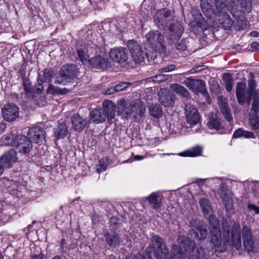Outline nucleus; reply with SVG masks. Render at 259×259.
I'll return each mask as SVG.
<instances>
[{"label":"nucleus","instance_id":"obj_1","mask_svg":"<svg viewBox=\"0 0 259 259\" xmlns=\"http://www.w3.org/2000/svg\"><path fill=\"white\" fill-rule=\"evenodd\" d=\"M210 230V242L214 247L219 248L222 244H232L239 250L241 247V226L238 223H234L232 229L231 237L228 230L224 231L222 235L221 227L218 220L213 215L209 217Z\"/></svg>","mask_w":259,"mask_h":259},{"label":"nucleus","instance_id":"obj_2","mask_svg":"<svg viewBox=\"0 0 259 259\" xmlns=\"http://www.w3.org/2000/svg\"><path fill=\"white\" fill-rule=\"evenodd\" d=\"M103 108L95 109L91 113L90 120L96 123L103 122L107 119L108 123H113L115 117L116 106L111 101H104L102 103Z\"/></svg>","mask_w":259,"mask_h":259},{"label":"nucleus","instance_id":"obj_3","mask_svg":"<svg viewBox=\"0 0 259 259\" xmlns=\"http://www.w3.org/2000/svg\"><path fill=\"white\" fill-rule=\"evenodd\" d=\"M146 251L149 254L153 253L157 259H168L169 249L163 239L157 235H152Z\"/></svg>","mask_w":259,"mask_h":259},{"label":"nucleus","instance_id":"obj_4","mask_svg":"<svg viewBox=\"0 0 259 259\" xmlns=\"http://www.w3.org/2000/svg\"><path fill=\"white\" fill-rule=\"evenodd\" d=\"M146 41L150 45L153 52L159 54L165 53L166 51L165 41L163 35L158 30H151L145 35Z\"/></svg>","mask_w":259,"mask_h":259},{"label":"nucleus","instance_id":"obj_5","mask_svg":"<svg viewBox=\"0 0 259 259\" xmlns=\"http://www.w3.org/2000/svg\"><path fill=\"white\" fill-rule=\"evenodd\" d=\"M79 71L75 65L68 64L62 67L57 76L55 83L67 85L78 77Z\"/></svg>","mask_w":259,"mask_h":259},{"label":"nucleus","instance_id":"obj_6","mask_svg":"<svg viewBox=\"0 0 259 259\" xmlns=\"http://www.w3.org/2000/svg\"><path fill=\"white\" fill-rule=\"evenodd\" d=\"M126 45L131 53L132 58L136 63H140L143 62L145 57L148 59L156 57V55L153 52H144L140 45L133 39L128 40Z\"/></svg>","mask_w":259,"mask_h":259},{"label":"nucleus","instance_id":"obj_7","mask_svg":"<svg viewBox=\"0 0 259 259\" xmlns=\"http://www.w3.org/2000/svg\"><path fill=\"white\" fill-rule=\"evenodd\" d=\"M178 243L183 246L185 252L190 251L189 254L192 259H199L202 255V248L199 249L198 247L192 246V249L191 250L192 242L187 237L184 235H180L178 238Z\"/></svg>","mask_w":259,"mask_h":259},{"label":"nucleus","instance_id":"obj_8","mask_svg":"<svg viewBox=\"0 0 259 259\" xmlns=\"http://www.w3.org/2000/svg\"><path fill=\"white\" fill-rule=\"evenodd\" d=\"M172 20L173 15L171 11L165 8L157 11L154 16V21L158 26H166Z\"/></svg>","mask_w":259,"mask_h":259},{"label":"nucleus","instance_id":"obj_9","mask_svg":"<svg viewBox=\"0 0 259 259\" xmlns=\"http://www.w3.org/2000/svg\"><path fill=\"white\" fill-rule=\"evenodd\" d=\"M2 111L4 118L8 121H14L19 116V108L14 103L6 104Z\"/></svg>","mask_w":259,"mask_h":259},{"label":"nucleus","instance_id":"obj_10","mask_svg":"<svg viewBox=\"0 0 259 259\" xmlns=\"http://www.w3.org/2000/svg\"><path fill=\"white\" fill-rule=\"evenodd\" d=\"M242 235L243 245L247 252L253 250L254 242L251 229L247 226H244L241 228V234Z\"/></svg>","mask_w":259,"mask_h":259},{"label":"nucleus","instance_id":"obj_11","mask_svg":"<svg viewBox=\"0 0 259 259\" xmlns=\"http://www.w3.org/2000/svg\"><path fill=\"white\" fill-rule=\"evenodd\" d=\"M19 137L15 146L16 149L20 153L28 154L33 148L31 141L25 136L19 135Z\"/></svg>","mask_w":259,"mask_h":259},{"label":"nucleus","instance_id":"obj_12","mask_svg":"<svg viewBox=\"0 0 259 259\" xmlns=\"http://www.w3.org/2000/svg\"><path fill=\"white\" fill-rule=\"evenodd\" d=\"M185 116L187 122L191 125H196L200 121L198 110L191 104H187L185 106Z\"/></svg>","mask_w":259,"mask_h":259},{"label":"nucleus","instance_id":"obj_13","mask_svg":"<svg viewBox=\"0 0 259 259\" xmlns=\"http://www.w3.org/2000/svg\"><path fill=\"white\" fill-rule=\"evenodd\" d=\"M111 59L117 63L125 62L128 58V53L125 49L120 47L111 49L109 53Z\"/></svg>","mask_w":259,"mask_h":259},{"label":"nucleus","instance_id":"obj_14","mask_svg":"<svg viewBox=\"0 0 259 259\" xmlns=\"http://www.w3.org/2000/svg\"><path fill=\"white\" fill-rule=\"evenodd\" d=\"M28 139L35 143H41L45 139V132L40 127H32L29 129L27 133Z\"/></svg>","mask_w":259,"mask_h":259},{"label":"nucleus","instance_id":"obj_15","mask_svg":"<svg viewBox=\"0 0 259 259\" xmlns=\"http://www.w3.org/2000/svg\"><path fill=\"white\" fill-rule=\"evenodd\" d=\"M88 62L91 66L96 68L104 69L109 66V62L104 54L90 58Z\"/></svg>","mask_w":259,"mask_h":259},{"label":"nucleus","instance_id":"obj_16","mask_svg":"<svg viewBox=\"0 0 259 259\" xmlns=\"http://www.w3.org/2000/svg\"><path fill=\"white\" fill-rule=\"evenodd\" d=\"M168 30L170 32L169 38L174 41L181 37L184 29L182 24L177 20L169 25Z\"/></svg>","mask_w":259,"mask_h":259},{"label":"nucleus","instance_id":"obj_17","mask_svg":"<svg viewBox=\"0 0 259 259\" xmlns=\"http://www.w3.org/2000/svg\"><path fill=\"white\" fill-rule=\"evenodd\" d=\"M72 127L76 132L81 131L89 123L86 117L81 116L78 113L74 114L71 117Z\"/></svg>","mask_w":259,"mask_h":259},{"label":"nucleus","instance_id":"obj_18","mask_svg":"<svg viewBox=\"0 0 259 259\" xmlns=\"http://www.w3.org/2000/svg\"><path fill=\"white\" fill-rule=\"evenodd\" d=\"M17 160L16 152L14 149H11L6 152L0 158V162L2 163L6 168H10Z\"/></svg>","mask_w":259,"mask_h":259},{"label":"nucleus","instance_id":"obj_19","mask_svg":"<svg viewBox=\"0 0 259 259\" xmlns=\"http://www.w3.org/2000/svg\"><path fill=\"white\" fill-rule=\"evenodd\" d=\"M133 111L132 104L124 100H120L118 105V114L123 117H127Z\"/></svg>","mask_w":259,"mask_h":259},{"label":"nucleus","instance_id":"obj_20","mask_svg":"<svg viewBox=\"0 0 259 259\" xmlns=\"http://www.w3.org/2000/svg\"><path fill=\"white\" fill-rule=\"evenodd\" d=\"M159 100L165 107L171 106L174 103V99L171 93L167 90H163L158 93Z\"/></svg>","mask_w":259,"mask_h":259},{"label":"nucleus","instance_id":"obj_21","mask_svg":"<svg viewBox=\"0 0 259 259\" xmlns=\"http://www.w3.org/2000/svg\"><path fill=\"white\" fill-rule=\"evenodd\" d=\"M193 234L198 240H202L206 238L207 236V229L206 225L199 222L195 229L192 230Z\"/></svg>","mask_w":259,"mask_h":259},{"label":"nucleus","instance_id":"obj_22","mask_svg":"<svg viewBox=\"0 0 259 259\" xmlns=\"http://www.w3.org/2000/svg\"><path fill=\"white\" fill-rule=\"evenodd\" d=\"M229 8L223 0H215V9H213L214 15L222 17L228 14Z\"/></svg>","mask_w":259,"mask_h":259},{"label":"nucleus","instance_id":"obj_23","mask_svg":"<svg viewBox=\"0 0 259 259\" xmlns=\"http://www.w3.org/2000/svg\"><path fill=\"white\" fill-rule=\"evenodd\" d=\"M220 196L225 204L226 210L228 212H231L233 210V200L231 194L224 191L222 187L221 188Z\"/></svg>","mask_w":259,"mask_h":259},{"label":"nucleus","instance_id":"obj_24","mask_svg":"<svg viewBox=\"0 0 259 259\" xmlns=\"http://www.w3.org/2000/svg\"><path fill=\"white\" fill-rule=\"evenodd\" d=\"M19 135H16L14 134L10 133L4 135L1 139L2 144L5 145H10L15 147L18 140Z\"/></svg>","mask_w":259,"mask_h":259},{"label":"nucleus","instance_id":"obj_25","mask_svg":"<svg viewBox=\"0 0 259 259\" xmlns=\"http://www.w3.org/2000/svg\"><path fill=\"white\" fill-rule=\"evenodd\" d=\"M207 126L210 129H214L215 130H219L223 127L221 119L215 114H211L207 122Z\"/></svg>","mask_w":259,"mask_h":259},{"label":"nucleus","instance_id":"obj_26","mask_svg":"<svg viewBox=\"0 0 259 259\" xmlns=\"http://www.w3.org/2000/svg\"><path fill=\"white\" fill-rule=\"evenodd\" d=\"M200 6L204 15L209 19L212 18L214 15V11L212 9V6L207 0H201Z\"/></svg>","mask_w":259,"mask_h":259},{"label":"nucleus","instance_id":"obj_27","mask_svg":"<svg viewBox=\"0 0 259 259\" xmlns=\"http://www.w3.org/2000/svg\"><path fill=\"white\" fill-rule=\"evenodd\" d=\"M105 237L107 243L111 247H116L120 242L118 234L115 232L107 233Z\"/></svg>","mask_w":259,"mask_h":259},{"label":"nucleus","instance_id":"obj_28","mask_svg":"<svg viewBox=\"0 0 259 259\" xmlns=\"http://www.w3.org/2000/svg\"><path fill=\"white\" fill-rule=\"evenodd\" d=\"M219 104L222 113L224 115L225 118L228 121H231L232 119L231 114V111L229 105L227 103L223 100L222 98H219Z\"/></svg>","mask_w":259,"mask_h":259},{"label":"nucleus","instance_id":"obj_29","mask_svg":"<svg viewBox=\"0 0 259 259\" xmlns=\"http://www.w3.org/2000/svg\"><path fill=\"white\" fill-rule=\"evenodd\" d=\"M180 244V247L177 245H174L171 248V256L170 259H186L185 255L183 252V246Z\"/></svg>","mask_w":259,"mask_h":259},{"label":"nucleus","instance_id":"obj_30","mask_svg":"<svg viewBox=\"0 0 259 259\" xmlns=\"http://www.w3.org/2000/svg\"><path fill=\"white\" fill-rule=\"evenodd\" d=\"M170 90L181 95L182 96L186 98L189 97L190 94L188 91L183 86L178 83H173L170 85Z\"/></svg>","mask_w":259,"mask_h":259},{"label":"nucleus","instance_id":"obj_31","mask_svg":"<svg viewBox=\"0 0 259 259\" xmlns=\"http://www.w3.org/2000/svg\"><path fill=\"white\" fill-rule=\"evenodd\" d=\"M150 114L154 118H160L163 115V110L159 104H151L149 106Z\"/></svg>","mask_w":259,"mask_h":259},{"label":"nucleus","instance_id":"obj_32","mask_svg":"<svg viewBox=\"0 0 259 259\" xmlns=\"http://www.w3.org/2000/svg\"><path fill=\"white\" fill-rule=\"evenodd\" d=\"M67 133L68 127L64 122L60 123L55 131V134L57 139L64 138L67 136Z\"/></svg>","mask_w":259,"mask_h":259},{"label":"nucleus","instance_id":"obj_33","mask_svg":"<svg viewBox=\"0 0 259 259\" xmlns=\"http://www.w3.org/2000/svg\"><path fill=\"white\" fill-rule=\"evenodd\" d=\"M205 85V83L203 80L196 79L193 88H192V91L197 94L201 93L203 95H205L207 92Z\"/></svg>","mask_w":259,"mask_h":259},{"label":"nucleus","instance_id":"obj_34","mask_svg":"<svg viewBox=\"0 0 259 259\" xmlns=\"http://www.w3.org/2000/svg\"><path fill=\"white\" fill-rule=\"evenodd\" d=\"M237 8L239 7L242 11L249 13L252 9V0H236Z\"/></svg>","mask_w":259,"mask_h":259},{"label":"nucleus","instance_id":"obj_35","mask_svg":"<svg viewBox=\"0 0 259 259\" xmlns=\"http://www.w3.org/2000/svg\"><path fill=\"white\" fill-rule=\"evenodd\" d=\"M249 123L252 130H259V118L255 112L249 113Z\"/></svg>","mask_w":259,"mask_h":259},{"label":"nucleus","instance_id":"obj_36","mask_svg":"<svg viewBox=\"0 0 259 259\" xmlns=\"http://www.w3.org/2000/svg\"><path fill=\"white\" fill-rule=\"evenodd\" d=\"M147 199L148 200L149 203L155 209L160 207L161 205L160 199L159 198V196L156 193H152L149 196L147 197Z\"/></svg>","mask_w":259,"mask_h":259},{"label":"nucleus","instance_id":"obj_37","mask_svg":"<svg viewBox=\"0 0 259 259\" xmlns=\"http://www.w3.org/2000/svg\"><path fill=\"white\" fill-rule=\"evenodd\" d=\"M222 19H219L220 23L222 27L225 29L229 30L233 26V21L231 20L230 16L228 14H226L221 17Z\"/></svg>","mask_w":259,"mask_h":259},{"label":"nucleus","instance_id":"obj_38","mask_svg":"<svg viewBox=\"0 0 259 259\" xmlns=\"http://www.w3.org/2000/svg\"><path fill=\"white\" fill-rule=\"evenodd\" d=\"M199 204L204 215H207L211 208L208 200L205 198H201L199 200Z\"/></svg>","mask_w":259,"mask_h":259},{"label":"nucleus","instance_id":"obj_39","mask_svg":"<svg viewBox=\"0 0 259 259\" xmlns=\"http://www.w3.org/2000/svg\"><path fill=\"white\" fill-rule=\"evenodd\" d=\"M202 149L201 147L197 146L184 152L181 153L180 154L183 156L196 157L200 155Z\"/></svg>","mask_w":259,"mask_h":259},{"label":"nucleus","instance_id":"obj_40","mask_svg":"<svg viewBox=\"0 0 259 259\" xmlns=\"http://www.w3.org/2000/svg\"><path fill=\"white\" fill-rule=\"evenodd\" d=\"M240 96L242 100H240V98H237V100L240 104L243 105L246 102L249 103L251 99L253 98L254 94L248 90L247 92L244 91Z\"/></svg>","mask_w":259,"mask_h":259},{"label":"nucleus","instance_id":"obj_41","mask_svg":"<svg viewBox=\"0 0 259 259\" xmlns=\"http://www.w3.org/2000/svg\"><path fill=\"white\" fill-rule=\"evenodd\" d=\"M67 91L68 90L66 88L62 89L61 88H56L52 84H50L47 89L48 93L51 94L52 95L65 94L67 93Z\"/></svg>","mask_w":259,"mask_h":259},{"label":"nucleus","instance_id":"obj_42","mask_svg":"<svg viewBox=\"0 0 259 259\" xmlns=\"http://www.w3.org/2000/svg\"><path fill=\"white\" fill-rule=\"evenodd\" d=\"M223 79L224 81L226 89L228 92H230L233 87V80L230 73L224 74Z\"/></svg>","mask_w":259,"mask_h":259},{"label":"nucleus","instance_id":"obj_43","mask_svg":"<svg viewBox=\"0 0 259 259\" xmlns=\"http://www.w3.org/2000/svg\"><path fill=\"white\" fill-rule=\"evenodd\" d=\"M259 113V93H257L253 98V102L250 112Z\"/></svg>","mask_w":259,"mask_h":259},{"label":"nucleus","instance_id":"obj_44","mask_svg":"<svg viewBox=\"0 0 259 259\" xmlns=\"http://www.w3.org/2000/svg\"><path fill=\"white\" fill-rule=\"evenodd\" d=\"M182 128V123L179 120L172 121L171 123H170L169 129L172 133L175 134L180 132Z\"/></svg>","mask_w":259,"mask_h":259},{"label":"nucleus","instance_id":"obj_45","mask_svg":"<svg viewBox=\"0 0 259 259\" xmlns=\"http://www.w3.org/2000/svg\"><path fill=\"white\" fill-rule=\"evenodd\" d=\"M107 165V158H102L99 161V164L97 165V171L99 174L105 171Z\"/></svg>","mask_w":259,"mask_h":259},{"label":"nucleus","instance_id":"obj_46","mask_svg":"<svg viewBox=\"0 0 259 259\" xmlns=\"http://www.w3.org/2000/svg\"><path fill=\"white\" fill-rule=\"evenodd\" d=\"M198 17H199V20H196L197 24L202 30H206L208 28L209 25L208 23L205 21V19L202 17L201 14L198 15Z\"/></svg>","mask_w":259,"mask_h":259},{"label":"nucleus","instance_id":"obj_47","mask_svg":"<svg viewBox=\"0 0 259 259\" xmlns=\"http://www.w3.org/2000/svg\"><path fill=\"white\" fill-rule=\"evenodd\" d=\"M246 88V83L244 82H238L236 87V97L237 98H240V100H242L240 97V95L243 94L245 91Z\"/></svg>","mask_w":259,"mask_h":259},{"label":"nucleus","instance_id":"obj_48","mask_svg":"<svg viewBox=\"0 0 259 259\" xmlns=\"http://www.w3.org/2000/svg\"><path fill=\"white\" fill-rule=\"evenodd\" d=\"M248 91H250V92H252L254 94V96H255L256 94L257 93H259V90H256V82L253 79H249L248 81Z\"/></svg>","mask_w":259,"mask_h":259},{"label":"nucleus","instance_id":"obj_49","mask_svg":"<svg viewBox=\"0 0 259 259\" xmlns=\"http://www.w3.org/2000/svg\"><path fill=\"white\" fill-rule=\"evenodd\" d=\"M77 52L79 58L83 64L84 62L88 61L89 59V55L84 50H82L81 49H77Z\"/></svg>","mask_w":259,"mask_h":259},{"label":"nucleus","instance_id":"obj_50","mask_svg":"<svg viewBox=\"0 0 259 259\" xmlns=\"http://www.w3.org/2000/svg\"><path fill=\"white\" fill-rule=\"evenodd\" d=\"M196 80L191 77H188L183 81V83L192 91V88H193Z\"/></svg>","mask_w":259,"mask_h":259},{"label":"nucleus","instance_id":"obj_51","mask_svg":"<svg viewBox=\"0 0 259 259\" xmlns=\"http://www.w3.org/2000/svg\"><path fill=\"white\" fill-rule=\"evenodd\" d=\"M153 81L157 83H159L165 81L168 79V75L162 74H159L153 76Z\"/></svg>","mask_w":259,"mask_h":259},{"label":"nucleus","instance_id":"obj_52","mask_svg":"<svg viewBox=\"0 0 259 259\" xmlns=\"http://www.w3.org/2000/svg\"><path fill=\"white\" fill-rule=\"evenodd\" d=\"M54 72L51 71H46L43 73L42 79L44 82H50L52 80Z\"/></svg>","mask_w":259,"mask_h":259},{"label":"nucleus","instance_id":"obj_53","mask_svg":"<svg viewBox=\"0 0 259 259\" xmlns=\"http://www.w3.org/2000/svg\"><path fill=\"white\" fill-rule=\"evenodd\" d=\"M24 89L26 94H29L32 92V87L30 82L28 80H23Z\"/></svg>","mask_w":259,"mask_h":259},{"label":"nucleus","instance_id":"obj_54","mask_svg":"<svg viewBox=\"0 0 259 259\" xmlns=\"http://www.w3.org/2000/svg\"><path fill=\"white\" fill-rule=\"evenodd\" d=\"M225 1L227 8H230L231 10L237 9V3L235 0H225Z\"/></svg>","mask_w":259,"mask_h":259},{"label":"nucleus","instance_id":"obj_55","mask_svg":"<svg viewBox=\"0 0 259 259\" xmlns=\"http://www.w3.org/2000/svg\"><path fill=\"white\" fill-rule=\"evenodd\" d=\"M131 85V83L128 82H122L116 85L117 91H122Z\"/></svg>","mask_w":259,"mask_h":259},{"label":"nucleus","instance_id":"obj_56","mask_svg":"<svg viewBox=\"0 0 259 259\" xmlns=\"http://www.w3.org/2000/svg\"><path fill=\"white\" fill-rule=\"evenodd\" d=\"M175 68L176 66L175 64H170L160 69L159 71H160L161 72H167L175 70Z\"/></svg>","mask_w":259,"mask_h":259},{"label":"nucleus","instance_id":"obj_57","mask_svg":"<svg viewBox=\"0 0 259 259\" xmlns=\"http://www.w3.org/2000/svg\"><path fill=\"white\" fill-rule=\"evenodd\" d=\"M242 137L246 138H252L254 137V134L251 132L243 130Z\"/></svg>","mask_w":259,"mask_h":259},{"label":"nucleus","instance_id":"obj_58","mask_svg":"<svg viewBox=\"0 0 259 259\" xmlns=\"http://www.w3.org/2000/svg\"><path fill=\"white\" fill-rule=\"evenodd\" d=\"M243 131L241 128L236 130L233 134V137L235 138L242 137Z\"/></svg>","mask_w":259,"mask_h":259},{"label":"nucleus","instance_id":"obj_59","mask_svg":"<svg viewBox=\"0 0 259 259\" xmlns=\"http://www.w3.org/2000/svg\"><path fill=\"white\" fill-rule=\"evenodd\" d=\"M186 46L183 42H179L176 45V49L181 51H184L186 50Z\"/></svg>","mask_w":259,"mask_h":259},{"label":"nucleus","instance_id":"obj_60","mask_svg":"<svg viewBox=\"0 0 259 259\" xmlns=\"http://www.w3.org/2000/svg\"><path fill=\"white\" fill-rule=\"evenodd\" d=\"M117 90L116 89V86L109 88L106 91V94L107 95H111L113 94L116 92H117Z\"/></svg>","mask_w":259,"mask_h":259},{"label":"nucleus","instance_id":"obj_61","mask_svg":"<svg viewBox=\"0 0 259 259\" xmlns=\"http://www.w3.org/2000/svg\"><path fill=\"white\" fill-rule=\"evenodd\" d=\"M142 256L140 254H130L126 257V259H142Z\"/></svg>","mask_w":259,"mask_h":259},{"label":"nucleus","instance_id":"obj_62","mask_svg":"<svg viewBox=\"0 0 259 259\" xmlns=\"http://www.w3.org/2000/svg\"><path fill=\"white\" fill-rule=\"evenodd\" d=\"M248 208L250 210H253L256 213L259 214V207L254 204H249Z\"/></svg>","mask_w":259,"mask_h":259},{"label":"nucleus","instance_id":"obj_63","mask_svg":"<svg viewBox=\"0 0 259 259\" xmlns=\"http://www.w3.org/2000/svg\"><path fill=\"white\" fill-rule=\"evenodd\" d=\"M35 92L37 94H40L44 91V87L39 83L35 87Z\"/></svg>","mask_w":259,"mask_h":259},{"label":"nucleus","instance_id":"obj_64","mask_svg":"<svg viewBox=\"0 0 259 259\" xmlns=\"http://www.w3.org/2000/svg\"><path fill=\"white\" fill-rule=\"evenodd\" d=\"M44 258V254L42 253H39L38 254H35L32 256L31 259H43Z\"/></svg>","mask_w":259,"mask_h":259}]
</instances>
